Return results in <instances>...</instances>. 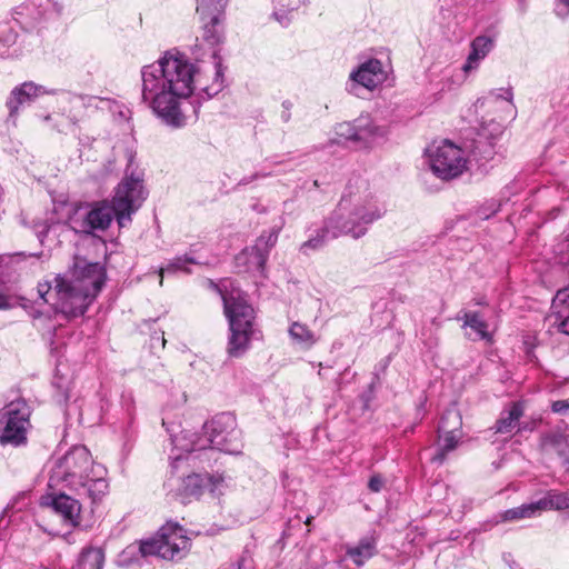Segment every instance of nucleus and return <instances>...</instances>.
<instances>
[{"label": "nucleus", "mask_w": 569, "mask_h": 569, "mask_svg": "<svg viewBox=\"0 0 569 569\" xmlns=\"http://www.w3.org/2000/svg\"><path fill=\"white\" fill-rule=\"evenodd\" d=\"M202 22V40L212 48L211 63L198 66L189 58L171 49L153 63L141 68V101L166 126L180 129L187 126V107L198 114L193 92L199 91L206 98L218 94L224 82L222 59L219 47L224 41V14H199Z\"/></svg>", "instance_id": "f257e3e1"}, {"label": "nucleus", "mask_w": 569, "mask_h": 569, "mask_svg": "<svg viewBox=\"0 0 569 569\" xmlns=\"http://www.w3.org/2000/svg\"><path fill=\"white\" fill-rule=\"evenodd\" d=\"M386 208L370 191L367 180L355 178L349 180L336 209L323 220L320 228L300 246V251L322 249L329 241L342 236L353 239L362 238L369 227L381 219Z\"/></svg>", "instance_id": "f03ea898"}, {"label": "nucleus", "mask_w": 569, "mask_h": 569, "mask_svg": "<svg viewBox=\"0 0 569 569\" xmlns=\"http://www.w3.org/2000/svg\"><path fill=\"white\" fill-rule=\"evenodd\" d=\"M106 269L99 262L77 260L71 269L51 281L38 284L39 297L67 317L83 316L106 282Z\"/></svg>", "instance_id": "7ed1b4c3"}, {"label": "nucleus", "mask_w": 569, "mask_h": 569, "mask_svg": "<svg viewBox=\"0 0 569 569\" xmlns=\"http://www.w3.org/2000/svg\"><path fill=\"white\" fill-rule=\"evenodd\" d=\"M148 198L143 172L133 168V154L128 152L124 177L114 189L112 199L93 202L83 219H70L69 227L86 234L106 231L113 219L120 228L131 223L133 214Z\"/></svg>", "instance_id": "20e7f679"}, {"label": "nucleus", "mask_w": 569, "mask_h": 569, "mask_svg": "<svg viewBox=\"0 0 569 569\" xmlns=\"http://www.w3.org/2000/svg\"><path fill=\"white\" fill-rule=\"evenodd\" d=\"M59 486L96 505L109 491L107 469L92 460L86 446H73L51 468L48 487L52 489Z\"/></svg>", "instance_id": "39448f33"}, {"label": "nucleus", "mask_w": 569, "mask_h": 569, "mask_svg": "<svg viewBox=\"0 0 569 569\" xmlns=\"http://www.w3.org/2000/svg\"><path fill=\"white\" fill-rule=\"evenodd\" d=\"M223 309L229 322L228 353L238 358L249 348L252 339H258L259 330L254 325V309L247 296L240 290L222 295Z\"/></svg>", "instance_id": "423d86ee"}, {"label": "nucleus", "mask_w": 569, "mask_h": 569, "mask_svg": "<svg viewBox=\"0 0 569 569\" xmlns=\"http://www.w3.org/2000/svg\"><path fill=\"white\" fill-rule=\"evenodd\" d=\"M60 92L62 93L61 90L48 89L44 86L34 83L33 81H26L14 87L6 101V106L9 111L8 120L14 123L21 107L32 103L41 96H56ZM63 96L70 104L67 118L69 120L70 128L73 129L83 119L84 110L92 106V102L96 101V97L64 92Z\"/></svg>", "instance_id": "0eeeda50"}, {"label": "nucleus", "mask_w": 569, "mask_h": 569, "mask_svg": "<svg viewBox=\"0 0 569 569\" xmlns=\"http://www.w3.org/2000/svg\"><path fill=\"white\" fill-rule=\"evenodd\" d=\"M190 547V539L184 529L176 522H167L161 527L157 537L142 541V556H157L164 560L182 559Z\"/></svg>", "instance_id": "6e6552de"}, {"label": "nucleus", "mask_w": 569, "mask_h": 569, "mask_svg": "<svg viewBox=\"0 0 569 569\" xmlns=\"http://www.w3.org/2000/svg\"><path fill=\"white\" fill-rule=\"evenodd\" d=\"M206 449H217L229 455L241 452V432L231 412H221L203 425Z\"/></svg>", "instance_id": "1a4fd4ad"}, {"label": "nucleus", "mask_w": 569, "mask_h": 569, "mask_svg": "<svg viewBox=\"0 0 569 569\" xmlns=\"http://www.w3.org/2000/svg\"><path fill=\"white\" fill-rule=\"evenodd\" d=\"M426 154L430 169L442 180L459 177L467 167L462 149L448 140L433 142L426 149Z\"/></svg>", "instance_id": "9d476101"}, {"label": "nucleus", "mask_w": 569, "mask_h": 569, "mask_svg": "<svg viewBox=\"0 0 569 569\" xmlns=\"http://www.w3.org/2000/svg\"><path fill=\"white\" fill-rule=\"evenodd\" d=\"M31 407L24 399L8 403L0 410V442L21 446L27 442V431L30 427Z\"/></svg>", "instance_id": "9b49d317"}, {"label": "nucleus", "mask_w": 569, "mask_h": 569, "mask_svg": "<svg viewBox=\"0 0 569 569\" xmlns=\"http://www.w3.org/2000/svg\"><path fill=\"white\" fill-rule=\"evenodd\" d=\"M63 7L54 0H27L13 9L12 17L24 30H33L43 22L57 20Z\"/></svg>", "instance_id": "f8f14e48"}, {"label": "nucleus", "mask_w": 569, "mask_h": 569, "mask_svg": "<svg viewBox=\"0 0 569 569\" xmlns=\"http://www.w3.org/2000/svg\"><path fill=\"white\" fill-rule=\"evenodd\" d=\"M226 486L224 477L220 473H192L179 480L176 496L182 503L189 502L191 498H199L204 491L217 498L223 493Z\"/></svg>", "instance_id": "ddd939ff"}, {"label": "nucleus", "mask_w": 569, "mask_h": 569, "mask_svg": "<svg viewBox=\"0 0 569 569\" xmlns=\"http://www.w3.org/2000/svg\"><path fill=\"white\" fill-rule=\"evenodd\" d=\"M387 78L383 64L379 59L371 58L360 63L352 70L349 80L346 83V90L355 96H359V88L375 90Z\"/></svg>", "instance_id": "4468645a"}, {"label": "nucleus", "mask_w": 569, "mask_h": 569, "mask_svg": "<svg viewBox=\"0 0 569 569\" xmlns=\"http://www.w3.org/2000/svg\"><path fill=\"white\" fill-rule=\"evenodd\" d=\"M40 506L52 509L66 523L78 526L81 522V503L57 488L49 489L41 496Z\"/></svg>", "instance_id": "2eb2a0df"}, {"label": "nucleus", "mask_w": 569, "mask_h": 569, "mask_svg": "<svg viewBox=\"0 0 569 569\" xmlns=\"http://www.w3.org/2000/svg\"><path fill=\"white\" fill-rule=\"evenodd\" d=\"M162 426L170 435L172 446L170 459L172 460L173 467H176L178 461L183 459V453L191 455L197 451L206 450V443H203V438L201 436L190 433L188 431H181L180 435H177L176 429H178V427L174 425L169 426L164 419L162 420Z\"/></svg>", "instance_id": "dca6fc26"}, {"label": "nucleus", "mask_w": 569, "mask_h": 569, "mask_svg": "<svg viewBox=\"0 0 569 569\" xmlns=\"http://www.w3.org/2000/svg\"><path fill=\"white\" fill-rule=\"evenodd\" d=\"M541 513L542 510L539 500L523 503L519 507L510 508L493 515L488 520L481 522L478 530L480 532H487L500 523L531 519L539 517Z\"/></svg>", "instance_id": "f3484780"}, {"label": "nucleus", "mask_w": 569, "mask_h": 569, "mask_svg": "<svg viewBox=\"0 0 569 569\" xmlns=\"http://www.w3.org/2000/svg\"><path fill=\"white\" fill-rule=\"evenodd\" d=\"M356 126V146L369 148L371 144L387 134L385 127L376 124L368 116H361L355 120Z\"/></svg>", "instance_id": "a211bd4d"}, {"label": "nucleus", "mask_w": 569, "mask_h": 569, "mask_svg": "<svg viewBox=\"0 0 569 569\" xmlns=\"http://www.w3.org/2000/svg\"><path fill=\"white\" fill-rule=\"evenodd\" d=\"M38 238L40 244H44V240L53 234L56 238L68 230L69 223L56 219V213H47L46 218H34L27 224Z\"/></svg>", "instance_id": "6ab92c4d"}, {"label": "nucleus", "mask_w": 569, "mask_h": 569, "mask_svg": "<svg viewBox=\"0 0 569 569\" xmlns=\"http://www.w3.org/2000/svg\"><path fill=\"white\" fill-rule=\"evenodd\" d=\"M495 48V40L488 36H478L470 43V52L462 66L466 73L478 69L480 62L492 51Z\"/></svg>", "instance_id": "aec40b11"}, {"label": "nucleus", "mask_w": 569, "mask_h": 569, "mask_svg": "<svg viewBox=\"0 0 569 569\" xmlns=\"http://www.w3.org/2000/svg\"><path fill=\"white\" fill-rule=\"evenodd\" d=\"M553 326L558 331L569 336V284L559 289L552 300Z\"/></svg>", "instance_id": "412c9836"}, {"label": "nucleus", "mask_w": 569, "mask_h": 569, "mask_svg": "<svg viewBox=\"0 0 569 569\" xmlns=\"http://www.w3.org/2000/svg\"><path fill=\"white\" fill-rule=\"evenodd\" d=\"M377 539L370 535L362 537L357 545L347 546L346 556L357 566L362 567L377 552Z\"/></svg>", "instance_id": "4be33fe9"}, {"label": "nucleus", "mask_w": 569, "mask_h": 569, "mask_svg": "<svg viewBox=\"0 0 569 569\" xmlns=\"http://www.w3.org/2000/svg\"><path fill=\"white\" fill-rule=\"evenodd\" d=\"M541 448L546 452L556 453L563 465L569 463V442L563 435L555 431L543 433Z\"/></svg>", "instance_id": "5701e85b"}, {"label": "nucleus", "mask_w": 569, "mask_h": 569, "mask_svg": "<svg viewBox=\"0 0 569 569\" xmlns=\"http://www.w3.org/2000/svg\"><path fill=\"white\" fill-rule=\"evenodd\" d=\"M523 416V406L520 402H512L508 409L503 410L500 418L495 423L496 433H511L520 418Z\"/></svg>", "instance_id": "b1692460"}, {"label": "nucleus", "mask_w": 569, "mask_h": 569, "mask_svg": "<svg viewBox=\"0 0 569 569\" xmlns=\"http://www.w3.org/2000/svg\"><path fill=\"white\" fill-rule=\"evenodd\" d=\"M461 438L462 432L438 431L437 452L431 458V461L442 465L446 461L447 455L458 447Z\"/></svg>", "instance_id": "393cba45"}, {"label": "nucleus", "mask_w": 569, "mask_h": 569, "mask_svg": "<svg viewBox=\"0 0 569 569\" xmlns=\"http://www.w3.org/2000/svg\"><path fill=\"white\" fill-rule=\"evenodd\" d=\"M266 253L257 249L256 247L246 248L242 252H240L236 257L237 264L244 263L247 264L246 270L249 272H260L263 273L266 268V262L268 260Z\"/></svg>", "instance_id": "a878e982"}, {"label": "nucleus", "mask_w": 569, "mask_h": 569, "mask_svg": "<svg viewBox=\"0 0 569 569\" xmlns=\"http://www.w3.org/2000/svg\"><path fill=\"white\" fill-rule=\"evenodd\" d=\"M273 7L272 18L282 27L291 22V13L298 10L307 0H270Z\"/></svg>", "instance_id": "bb28decb"}, {"label": "nucleus", "mask_w": 569, "mask_h": 569, "mask_svg": "<svg viewBox=\"0 0 569 569\" xmlns=\"http://www.w3.org/2000/svg\"><path fill=\"white\" fill-rule=\"evenodd\" d=\"M458 319L463 320V327L470 328L475 331L476 337L472 340H485L490 342L492 340L491 333L488 331V323L477 311H467Z\"/></svg>", "instance_id": "cd10ccee"}, {"label": "nucleus", "mask_w": 569, "mask_h": 569, "mask_svg": "<svg viewBox=\"0 0 569 569\" xmlns=\"http://www.w3.org/2000/svg\"><path fill=\"white\" fill-rule=\"evenodd\" d=\"M103 563V550L98 547H87L79 555L72 569H102Z\"/></svg>", "instance_id": "c85d7f7f"}, {"label": "nucleus", "mask_w": 569, "mask_h": 569, "mask_svg": "<svg viewBox=\"0 0 569 569\" xmlns=\"http://www.w3.org/2000/svg\"><path fill=\"white\" fill-rule=\"evenodd\" d=\"M198 261L194 257L186 253L183 256H178L173 259H171L166 267L160 268L159 270V277H160V284H162L163 276L164 273H177V272H184L190 273L191 270L189 269V264H197Z\"/></svg>", "instance_id": "c756f323"}, {"label": "nucleus", "mask_w": 569, "mask_h": 569, "mask_svg": "<svg viewBox=\"0 0 569 569\" xmlns=\"http://www.w3.org/2000/svg\"><path fill=\"white\" fill-rule=\"evenodd\" d=\"M542 512L546 510H566L569 509V497L556 490H549L539 499Z\"/></svg>", "instance_id": "7c9ffc66"}, {"label": "nucleus", "mask_w": 569, "mask_h": 569, "mask_svg": "<svg viewBox=\"0 0 569 569\" xmlns=\"http://www.w3.org/2000/svg\"><path fill=\"white\" fill-rule=\"evenodd\" d=\"M289 336L296 343L305 348H310L317 342L315 333L301 322H293L290 326Z\"/></svg>", "instance_id": "2f4dec72"}, {"label": "nucleus", "mask_w": 569, "mask_h": 569, "mask_svg": "<svg viewBox=\"0 0 569 569\" xmlns=\"http://www.w3.org/2000/svg\"><path fill=\"white\" fill-rule=\"evenodd\" d=\"M438 431L462 432V418L458 409H447L439 421Z\"/></svg>", "instance_id": "473e14b6"}, {"label": "nucleus", "mask_w": 569, "mask_h": 569, "mask_svg": "<svg viewBox=\"0 0 569 569\" xmlns=\"http://www.w3.org/2000/svg\"><path fill=\"white\" fill-rule=\"evenodd\" d=\"M512 97L513 93L511 88H500L492 90L483 100H478V103L481 106H491L497 102H501L509 110V112H511L513 109Z\"/></svg>", "instance_id": "72a5a7b5"}, {"label": "nucleus", "mask_w": 569, "mask_h": 569, "mask_svg": "<svg viewBox=\"0 0 569 569\" xmlns=\"http://www.w3.org/2000/svg\"><path fill=\"white\" fill-rule=\"evenodd\" d=\"M229 0H197L198 14H224Z\"/></svg>", "instance_id": "f704fd0d"}, {"label": "nucleus", "mask_w": 569, "mask_h": 569, "mask_svg": "<svg viewBox=\"0 0 569 569\" xmlns=\"http://www.w3.org/2000/svg\"><path fill=\"white\" fill-rule=\"evenodd\" d=\"M18 34L8 22L0 23V58H3L7 49L13 46Z\"/></svg>", "instance_id": "c9c22d12"}, {"label": "nucleus", "mask_w": 569, "mask_h": 569, "mask_svg": "<svg viewBox=\"0 0 569 569\" xmlns=\"http://www.w3.org/2000/svg\"><path fill=\"white\" fill-rule=\"evenodd\" d=\"M279 236V229L272 228L271 230L263 232L256 241L253 247L269 256L270 250L274 247L277 243Z\"/></svg>", "instance_id": "e433bc0d"}, {"label": "nucleus", "mask_w": 569, "mask_h": 569, "mask_svg": "<svg viewBox=\"0 0 569 569\" xmlns=\"http://www.w3.org/2000/svg\"><path fill=\"white\" fill-rule=\"evenodd\" d=\"M501 202L495 199L486 201L476 211V219L487 220L499 211Z\"/></svg>", "instance_id": "4c0bfd02"}, {"label": "nucleus", "mask_w": 569, "mask_h": 569, "mask_svg": "<svg viewBox=\"0 0 569 569\" xmlns=\"http://www.w3.org/2000/svg\"><path fill=\"white\" fill-rule=\"evenodd\" d=\"M336 133L339 138L347 141H351L356 144V126L355 120L352 122H341L336 127Z\"/></svg>", "instance_id": "58836bf2"}, {"label": "nucleus", "mask_w": 569, "mask_h": 569, "mask_svg": "<svg viewBox=\"0 0 569 569\" xmlns=\"http://www.w3.org/2000/svg\"><path fill=\"white\" fill-rule=\"evenodd\" d=\"M553 13L559 19H567L569 17V0H553Z\"/></svg>", "instance_id": "ea45409f"}, {"label": "nucleus", "mask_w": 569, "mask_h": 569, "mask_svg": "<svg viewBox=\"0 0 569 569\" xmlns=\"http://www.w3.org/2000/svg\"><path fill=\"white\" fill-rule=\"evenodd\" d=\"M481 146L485 148L482 158L486 160L491 159L495 154L492 141L482 142L481 140H477L473 152L476 153L477 150H480ZM479 153H481V151H479Z\"/></svg>", "instance_id": "a19ab883"}, {"label": "nucleus", "mask_w": 569, "mask_h": 569, "mask_svg": "<svg viewBox=\"0 0 569 569\" xmlns=\"http://www.w3.org/2000/svg\"><path fill=\"white\" fill-rule=\"evenodd\" d=\"M551 409L556 413L569 415V399L553 401L551 405Z\"/></svg>", "instance_id": "79ce46f5"}, {"label": "nucleus", "mask_w": 569, "mask_h": 569, "mask_svg": "<svg viewBox=\"0 0 569 569\" xmlns=\"http://www.w3.org/2000/svg\"><path fill=\"white\" fill-rule=\"evenodd\" d=\"M382 487H383V479L380 475H373L372 477H370L369 482H368V488L370 491L379 492V491H381Z\"/></svg>", "instance_id": "37998d69"}, {"label": "nucleus", "mask_w": 569, "mask_h": 569, "mask_svg": "<svg viewBox=\"0 0 569 569\" xmlns=\"http://www.w3.org/2000/svg\"><path fill=\"white\" fill-rule=\"evenodd\" d=\"M282 111L280 118L282 122L288 123L291 120V109L293 103L290 100H283L281 103Z\"/></svg>", "instance_id": "c03bdc74"}, {"label": "nucleus", "mask_w": 569, "mask_h": 569, "mask_svg": "<svg viewBox=\"0 0 569 569\" xmlns=\"http://www.w3.org/2000/svg\"><path fill=\"white\" fill-rule=\"evenodd\" d=\"M16 305L12 296L0 292V310H10L14 308Z\"/></svg>", "instance_id": "a18cd8bd"}, {"label": "nucleus", "mask_w": 569, "mask_h": 569, "mask_svg": "<svg viewBox=\"0 0 569 569\" xmlns=\"http://www.w3.org/2000/svg\"><path fill=\"white\" fill-rule=\"evenodd\" d=\"M270 176V173H254V174H251V176H248V177H243L240 181H239V184L240 186H247L249 183H251L252 181H254L256 179H259V178H264V177H268Z\"/></svg>", "instance_id": "49530a36"}, {"label": "nucleus", "mask_w": 569, "mask_h": 569, "mask_svg": "<svg viewBox=\"0 0 569 569\" xmlns=\"http://www.w3.org/2000/svg\"><path fill=\"white\" fill-rule=\"evenodd\" d=\"M56 400L58 403H67V401L69 400V395L67 391H61L59 393L56 395Z\"/></svg>", "instance_id": "de8ad7c7"}, {"label": "nucleus", "mask_w": 569, "mask_h": 569, "mask_svg": "<svg viewBox=\"0 0 569 569\" xmlns=\"http://www.w3.org/2000/svg\"><path fill=\"white\" fill-rule=\"evenodd\" d=\"M501 463H502V460H500V461H493V462H492V467H493L496 470H498V469L501 467Z\"/></svg>", "instance_id": "09e8293b"}, {"label": "nucleus", "mask_w": 569, "mask_h": 569, "mask_svg": "<svg viewBox=\"0 0 569 569\" xmlns=\"http://www.w3.org/2000/svg\"><path fill=\"white\" fill-rule=\"evenodd\" d=\"M561 210H569V202L563 203Z\"/></svg>", "instance_id": "8fccbe9b"}, {"label": "nucleus", "mask_w": 569, "mask_h": 569, "mask_svg": "<svg viewBox=\"0 0 569 569\" xmlns=\"http://www.w3.org/2000/svg\"><path fill=\"white\" fill-rule=\"evenodd\" d=\"M476 303L479 306H483V305H486V301L481 299V300H478Z\"/></svg>", "instance_id": "3c124183"}, {"label": "nucleus", "mask_w": 569, "mask_h": 569, "mask_svg": "<svg viewBox=\"0 0 569 569\" xmlns=\"http://www.w3.org/2000/svg\"><path fill=\"white\" fill-rule=\"evenodd\" d=\"M6 512H7V509L2 511V515L0 516V521H1V520H2V518L4 517Z\"/></svg>", "instance_id": "603ef678"}, {"label": "nucleus", "mask_w": 569, "mask_h": 569, "mask_svg": "<svg viewBox=\"0 0 569 569\" xmlns=\"http://www.w3.org/2000/svg\"><path fill=\"white\" fill-rule=\"evenodd\" d=\"M233 569H241V562L239 561V562L237 563V568H233Z\"/></svg>", "instance_id": "864d4df0"}, {"label": "nucleus", "mask_w": 569, "mask_h": 569, "mask_svg": "<svg viewBox=\"0 0 569 569\" xmlns=\"http://www.w3.org/2000/svg\"><path fill=\"white\" fill-rule=\"evenodd\" d=\"M58 130H59V132H67L64 129L59 128Z\"/></svg>", "instance_id": "5fc2aeb1"}, {"label": "nucleus", "mask_w": 569, "mask_h": 569, "mask_svg": "<svg viewBox=\"0 0 569 569\" xmlns=\"http://www.w3.org/2000/svg\"><path fill=\"white\" fill-rule=\"evenodd\" d=\"M313 184H315L316 187H318V180H315V181H313Z\"/></svg>", "instance_id": "6e6d98bb"}, {"label": "nucleus", "mask_w": 569, "mask_h": 569, "mask_svg": "<svg viewBox=\"0 0 569 569\" xmlns=\"http://www.w3.org/2000/svg\"><path fill=\"white\" fill-rule=\"evenodd\" d=\"M172 480H173V479H170V480H169L168 486H172V483H171V482H172Z\"/></svg>", "instance_id": "4d7b16f0"}]
</instances>
